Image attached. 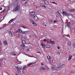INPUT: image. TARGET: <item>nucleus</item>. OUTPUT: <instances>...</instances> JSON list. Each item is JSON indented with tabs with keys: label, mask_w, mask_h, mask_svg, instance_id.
Masks as SVG:
<instances>
[{
	"label": "nucleus",
	"mask_w": 75,
	"mask_h": 75,
	"mask_svg": "<svg viewBox=\"0 0 75 75\" xmlns=\"http://www.w3.org/2000/svg\"><path fill=\"white\" fill-rule=\"evenodd\" d=\"M59 67L57 68H55V70L56 71H58V70H60L62 68H64V64L61 63L59 65Z\"/></svg>",
	"instance_id": "1"
},
{
	"label": "nucleus",
	"mask_w": 75,
	"mask_h": 75,
	"mask_svg": "<svg viewBox=\"0 0 75 75\" xmlns=\"http://www.w3.org/2000/svg\"><path fill=\"white\" fill-rule=\"evenodd\" d=\"M20 8V6L19 5H17L16 6L14 7L13 11H18L19 10Z\"/></svg>",
	"instance_id": "2"
},
{
	"label": "nucleus",
	"mask_w": 75,
	"mask_h": 75,
	"mask_svg": "<svg viewBox=\"0 0 75 75\" xmlns=\"http://www.w3.org/2000/svg\"><path fill=\"white\" fill-rule=\"evenodd\" d=\"M30 21L32 24H33V25L35 26H36V25H37V24L36 23H34V21H33V20L30 19Z\"/></svg>",
	"instance_id": "3"
},
{
	"label": "nucleus",
	"mask_w": 75,
	"mask_h": 75,
	"mask_svg": "<svg viewBox=\"0 0 75 75\" xmlns=\"http://www.w3.org/2000/svg\"><path fill=\"white\" fill-rule=\"evenodd\" d=\"M30 31L28 30L27 31H22V34H28V33H29Z\"/></svg>",
	"instance_id": "4"
},
{
	"label": "nucleus",
	"mask_w": 75,
	"mask_h": 75,
	"mask_svg": "<svg viewBox=\"0 0 75 75\" xmlns=\"http://www.w3.org/2000/svg\"><path fill=\"white\" fill-rule=\"evenodd\" d=\"M17 69H18L19 71H20V70H21L22 69V67L20 66H17Z\"/></svg>",
	"instance_id": "5"
},
{
	"label": "nucleus",
	"mask_w": 75,
	"mask_h": 75,
	"mask_svg": "<svg viewBox=\"0 0 75 75\" xmlns=\"http://www.w3.org/2000/svg\"><path fill=\"white\" fill-rule=\"evenodd\" d=\"M43 1L44 2L45 4H46L47 5H49V2L47 1V0H43Z\"/></svg>",
	"instance_id": "6"
},
{
	"label": "nucleus",
	"mask_w": 75,
	"mask_h": 75,
	"mask_svg": "<svg viewBox=\"0 0 75 75\" xmlns=\"http://www.w3.org/2000/svg\"><path fill=\"white\" fill-rule=\"evenodd\" d=\"M67 27H68L69 28H70L71 27V23L70 22L69 23L66 24Z\"/></svg>",
	"instance_id": "7"
},
{
	"label": "nucleus",
	"mask_w": 75,
	"mask_h": 75,
	"mask_svg": "<svg viewBox=\"0 0 75 75\" xmlns=\"http://www.w3.org/2000/svg\"><path fill=\"white\" fill-rule=\"evenodd\" d=\"M10 55H11L12 56H16V55H17V54L14 53L13 52H11L10 53Z\"/></svg>",
	"instance_id": "8"
},
{
	"label": "nucleus",
	"mask_w": 75,
	"mask_h": 75,
	"mask_svg": "<svg viewBox=\"0 0 75 75\" xmlns=\"http://www.w3.org/2000/svg\"><path fill=\"white\" fill-rule=\"evenodd\" d=\"M30 14H31V16H34V15H35V12H30Z\"/></svg>",
	"instance_id": "9"
},
{
	"label": "nucleus",
	"mask_w": 75,
	"mask_h": 75,
	"mask_svg": "<svg viewBox=\"0 0 75 75\" xmlns=\"http://www.w3.org/2000/svg\"><path fill=\"white\" fill-rule=\"evenodd\" d=\"M27 68V66L26 65H24L23 66V70L24 71V70H25V69H26Z\"/></svg>",
	"instance_id": "10"
},
{
	"label": "nucleus",
	"mask_w": 75,
	"mask_h": 75,
	"mask_svg": "<svg viewBox=\"0 0 75 75\" xmlns=\"http://www.w3.org/2000/svg\"><path fill=\"white\" fill-rule=\"evenodd\" d=\"M72 56L71 55H69V60H71L72 59Z\"/></svg>",
	"instance_id": "11"
},
{
	"label": "nucleus",
	"mask_w": 75,
	"mask_h": 75,
	"mask_svg": "<svg viewBox=\"0 0 75 75\" xmlns=\"http://www.w3.org/2000/svg\"><path fill=\"white\" fill-rule=\"evenodd\" d=\"M14 4L15 6H16V5L18 4V1L16 0L14 3Z\"/></svg>",
	"instance_id": "12"
},
{
	"label": "nucleus",
	"mask_w": 75,
	"mask_h": 75,
	"mask_svg": "<svg viewBox=\"0 0 75 75\" xmlns=\"http://www.w3.org/2000/svg\"><path fill=\"white\" fill-rule=\"evenodd\" d=\"M41 46L43 48H45V45H44V44L42 43V44L41 45Z\"/></svg>",
	"instance_id": "13"
},
{
	"label": "nucleus",
	"mask_w": 75,
	"mask_h": 75,
	"mask_svg": "<svg viewBox=\"0 0 75 75\" xmlns=\"http://www.w3.org/2000/svg\"><path fill=\"white\" fill-rule=\"evenodd\" d=\"M4 44L5 45H7V42L6 40H5L4 41Z\"/></svg>",
	"instance_id": "14"
},
{
	"label": "nucleus",
	"mask_w": 75,
	"mask_h": 75,
	"mask_svg": "<svg viewBox=\"0 0 75 75\" xmlns=\"http://www.w3.org/2000/svg\"><path fill=\"white\" fill-rule=\"evenodd\" d=\"M19 37L20 38H23V36L20 34H19Z\"/></svg>",
	"instance_id": "15"
},
{
	"label": "nucleus",
	"mask_w": 75,
	"mask_h": 75,
	"mask_svg": "<svg viewBox=\"0 0 75 75\" xmlns=\"http://www.w3.org/2000/svg\"><path fill=\"white\" fill-rule=\"evenodd\" d=\"M51 68L52 71H54V70L56 69L55 67H51Z\"/></svg>",
	"instance_id": "16"
},
{
	"label": "nucleus",
	"mask_w": 75,
	"mask_h": 75,
	"mask_svg": "<svg viewBox=\"0 0 75 75\" xmlns=\"http://www.w3.org/2000/svg\"><path fill=\"white\" fill-rule=\"evenodd\" d=\"M13 21V19H12L8 22V24H11Z\"/></svg>",
	"instance_id": "17"
},
{
	"label": "nucleus",
	"mask_w": 75,
	"mask_h": 75,
	"mask_svg": "<svg viewBox=\"0 0 75 75\" xmlns=\"http://www.w3.org/2000/svg\"><path fill=\"white\" fill-rule=\"evenodd\" d=\"M45 47H46L47 48H50V45H47L46 44L45 45Z\"/></svg>",
	"instance_id": "18"
},
{
	"label": "nucleus",
	"mask_w": 75,
	"mask_h": 75,
	"mask_svg": "<svg viewBox=\"0 0 75 75\" xmlns=\"http://www.w3.org/2000/svg\"><path fill=\"white\" fill-rule=\"evenodd\" d=\"M74 11H75V9H70L69 10V11L71 12H74Z\"/></svg>",
	"instance_id": "19"
},
{
	"label": "nucleus",
	"mask_w": 75,
	"mask_h": 75,
	"mask_svg": "<svg viewBox=\"0 0 75 75\" xmlns=\"http://www.w3.org/2000/svg\"><path fill=\"white\" fill-rule=\"evenodd\" d=\"M9 35H10V36H12V35H12V33H11V32L10 31H9Z\"/></svg>",
	"instance_id": "20"
},
{
	"label": "nucleus",
	"mask_w": 75,
	"mask_h": 75,
	"mask_svg": "<svg viewBox=\"0 0 75 75\" xmlns=\"http://www.w3.org/2000/svg\"><path fill=\"white\" fill-rule=\"evenodd\" d=\"M63 14L64 15H67V13L65 11H63Z\"/></svg>",
	"instance_id": "21"
},
{
	"label": "nucleus",
	"mask_w": 75,
	"mask_h": 75,
	"mask_svg": "<svg viewBox=\"0 0 75 75\" xmlns=\"http://www.w3.org/2000/svg\"><path fill=\"white\" fill-rule=\"evenodd\" d=\"M50 42L52 44H55V42L54 41H51Z\"/></svg>",
	"instance_id": "22"
},
{
	"label": "nucleus",
	"mask_w": 75,
	"mask_h": 75,
	"mask_svg": "<svg viewBox=\"0 0 75 75\" xmlns=\"http://www.w3.org/2000/svg\"><path fill=\"white\" fill-rule=\"evenodd\" d=\"M67 44L69 46H70L71 44V42H68Z\"/></svg>",
	"instance_id": "23"
},
{
	"label": "nucleus",
	"mask_w": 75,
	"mask_h": 75,
	"mask_svg": "<svg viewBox=\"0 0 75 75\" xmlns=\"http://www.w3.org/2000/svg\"><path fill=\"white\" fill-rule=\"evenodd\" d=\"M22 42L23 44H25V43L26 42L25 40H22Z\"/></svg>",
	"instance_id": "24"
},
{
	"label": "nucleus",
	"mask_w": 75,
	"mask_h": 75,
	"mask_svg": "<svg viewBox=\"0 0 75 75\" xmlns=\"http://www.w3.org/2000/svg\"><path fill=\"white\" fill-rule=\"evenodd\" d=\"M47 58L48 59H51V57L50 56H48Z\"/></svg>",
	"instance_id": "25"
},
{
	"label": "nucleus",
	"mask_w": 75,
	"mask_h": 75,
	"mask_svg": "<svg viewBox=\"0 0 75 75\" xmlns=\"http://www.w3.org/2000/svg\"><path fill=\"white\" fill-rule=\"evenodd\" d=\"M22 32H23V31H22V30H21L20 29L19 30V32H18L19 33H22Z\"/></svg>",
	"instance_id": "26"
},
{
	"label": "nucleus",
	"mask_w": 75,
	"mask_h": 75,
	"mask_svg": "<svg viewBox=\"0 0 75 75\" xmlns=\"http://www.w3.org/2000/svg\"><path fill=\"white\" fill-rule=\"evenodd\" d=\"M38 18L37 17V16H35L34 17V19H36Z\"/></svg>",
	"instance_id": "27"
},
{
	"label": "nucleus",
	"mask_w": 75,
	"mask_h": 75,
	"mask_svg": "<svg viewBox=\"0 0 75 75\" xmlns=\"http://www.w3.org/2000/svg\"><path fill=\"white\" fill-rule=\"evenodd\" d=\"M33 64V63H30L29 64H28L27 65L28 67H29V66H30V65H32V64Z\"/></svg>",
	"instance_id": "28"
},
{
	"label": "nucleus",
	"mask_w": 75,
	"mask_h": 75,
	"mask_svg": "<svg viewBox=\"0 0 75 75\" xmlns=\"http://www.w3.org/2000/svg\"><path fill=\"white\" fill-rule=\"evenodd\" d=\"M44 6V4H40V6H41V7H43Z\"/></svg>",
	"instance_id": "29"
},
{
	"label": "nucleus",
	"mask_w": 75,
	"mask_h": 75,
	"mask_svg": "<svg viewBox=\"0 0 75 75\" xmlns=\"http://www.w3.org/2000/svg\"><path fill=\"white\" fill-rule=\"evenodd\" d=\"M41 69H42V70H45V68L43 67H42L41 68Z\"/></svg>",
	"instance_id": "30"
},
{
	"label": "nucleus",
	"mask_w": 75,
	"mask_h": 75,
	"mask_svg": "<svg viewBox=\"0 0 75 75\" xmlns=\"http://www.w3.org/2000/svg\"><path fill=\"white\" fill-rule=\"evenodd\" d=\"M21 47H22V48H24V47H25V45H21Z\"/></svg>",
	"instance_id": "31"
},
{
	"label": "nucleus",
	"mask_w": 75,
	"mask_h": 75,
	"mask_svg": "<svg viewBox=\"0 0 75 75\" xmlns=\"http://www.w3.org/2000/svg\"><path fill=\"white\" fill-rule=\"evenodd\" d=\"M16 19H17V18H18V19H19L20 18V17H18V16H17L15 18H13V19H16Z\"/></svg>",
	"instance_id": "32"
},
{
	"label": "nucleus",
	"mask_w": 75,
	"mask_h": 75,
	"mask_svg": "<svg viewBox=\"0 0 75 75\" xmlns=\"http://www.w3.org/2000/svg\"><path fill=\"white\" fill-rule=\"evenodd\" d=\"M29 57H33V58H37L35 57L34 56H29Z\"/></svg>",
	"instance_id": "33"
},
{
	"label": "nucleus",
	"mask_w": 75,
	"mask_h": 75,
	"mask_svg": "<svg viewBox=\"0 0 75 75\" xmlns=\"http://www.w3.org/2000/svg\"><path fill=\"white\" fill-rule=\"evenodd\" d=\"M52 3V4H56V5H57V3H56V2H53Z\"/></svg>",
	"instance_id": "34"
},
{
	"label": "nucleus",
	"mask_w": 75,
	"mask_h": 75,
	"mask_svg": "<svg viewBox=\"0 0 75 75\" xmlns=\"http://www.w3.org/2000/svg\"><path fill=\"white\" fill-rule=\"evenodd\" d=\"M22 28H24V29H25V28H27L26 27H24V26H22Z\"/></svg>",
	"instance_id": "35"
},
{
	"label": "nucleus",
	"mask_w": 75,
	"mask_h": 75,
	"mask_svg": "<svg viewBox=\"0 0 75 75\" xmlns=\"http://www.w3.org/2000/svg\"><path fill=\"white\" fill-rule=\"evenodd\" d=\"M46 41H47V40L45 39L43 40V41H44V42H45Z\"/></svg>",
	"instance_id": "36"
},
{
	"label": "nucleus",
	"mask_w": 75,
	"mask_h": 75,
	"mask_svg": "<svg viewBox=\"0 0 75 75\" xmlns=\"http://www.w3.org/2000/svg\"><path fill=\"white\" fill-rule=\"evenodd\" d=\"M71 73H75V72H74V71H71Z\"/></svg>",
	"instance_id": "37"
},
{
	"label": "nucleus",
	"mask_w": 75,
	"mask_h": 75,
	"mask_svg": "<svg viewBox=\"0 0 75 75\" xmlns=\"http://www.w3.org/2000/svg\"><path fill=\"white\" fill-rule=\"evenodd\" d=\"M43 7L44 8H46V6H43Z\"/></svg>",
	"instance_id": "38"
},
{
	"label": "nucleus",
	"mask_w": 75,
	"mask_h": 75,
	"mask_svg": "<svg viewBox=\"0 0 75 75\" xmlns=\"http://www.w3.org/2000/svg\"><path fill=\"white\" fill-rule=\"evenodd\" d=\"M73 46L74 47V48H75V43H74V44H73Z\"/></svg>",
	"instance_id": "39"
},
{
	"label": "nucleus",
	"mask_w": 75,
	"mask_h": 75,
	"mask_svg": "<svg viewBox=\"0 0 75 75\" xmlns=\"http://www.w3.org/2000/svg\"><path fill=\"white\" fill-rule=\"evenodd\" d=\"M37 53H38V54H40V52L39 51L37 52Z\"/></svg>",
	"instance_id": "40"
},
{
	"label": "nucleus",
	"mask_w": 75,
	"mask_h": 75,
	"mask_svg": "<svg viewBox=\"0 0 75 75\" xmlns=\"http://www.w3.org/2000/svg\"><path fill=\"white\" fill-rule=\"evenodd\" d=\"M25 54V55H27V56H28V57H29V56H30V55H27L26 54Z\"/></svg>",
	"instance_id": "41"
},
{
	"label": "nucleus",
	"mask_w": 75,
	"mask_h": 75,
	"mask_svg": "<svg viewBox=\"0 0 75 75\" xmlns=\"http://www.w3.org/2000/svg\"><path fill=\"white\" fill-rule=\"evenodd\" d=\"M35 21H38V19H35Z\"/></svg>",
	"instance_id": "42"
},
{
	"label": "nucleus",
	"mask_w": 75,
	"mask_h": 75,
	"mask_svg": "<svg viewBox=\"0 0 75 75\" xmlns=\"http://www.w3.org/2000/svg\"><path fill=\"white\" fill-rule=\"evenodd\" d=\"M67 35H64V37H66V36H67Z\"/></svg>",
	"instance_id": "43"
},
{
	"label": "nucleus",
	"mask_w": 75,
	"mask_h": 75,
	"mask_svg": "<svg viewBox=\"0 0 75 75\" xmlns=\"http://www.w3.org/2000/svg\"><path fill=\"white\" fill-rule=\"evenodd\" d=\"M56 22H57V21L55 20V21H54V23H56Z\"/></svg>",
	"instance_id": "44"
},
{
	"label": "nucleus",
	"mask_w": 75,
	"mask_h": 75,
	"mask_svg": "<svg viewBox=\"0 0 75 75\" xmlns=\"http://www.w3.org/2000/svg\"><path fill=\"white\" fill-rule=\"evenodd\" d=\"M41 64L42 65V66L44 65V64H42V63H41Z\"/></svg>",
	"instance_id": "45"
},
{
	"label": "nucleus",
	"mask_w": 75,
	"mask_h": 75,
	"mask_svg": "<svg viewBox=\"0 0 75 75\" xmlns=\"http://www.w3.org/2000/svg\"><path fill=\"white\" fill-rule=\"evenodd\" d=\"M0 45H1V42L0 41Z\"/></svg>",
	"instance_id": "46"
},
{
	"label": "nucleus",
	"mask_w": 75,
	"mask_h": 75,
	"mask_svg": "<svg viewBox=\"0 0 75 75\" xmlns=\"http://www.w3.org/2000/svg\"><path fill=\"white\" fill-rule=\"evenodd\" d=\"M27 1H26L25 2V4H27Z\"/></svg>",
	"instance_id": "47"
},
{
	"label": "nucleus",
	"mask_w": 75,
	"mask_h": 75,
	"mask_svg": "<svg viewBox=\"0 0 75 75\" xmlns=\"http://www.w3.org/2000/svg\"><path fill=\"white\" fill-rule=\"evenodd\" d=\"M2 21V20H1V19H0V22H1Z\"/></svg>",
	"instance_id": "48"
},
{
	"label": "nucleus",
	"mask_w": 75,
	"mask_h": 75,
	"mask_svg": "<svg viewBox=\"0 0 75 75\" xmlns=\"http://www.w3.org/2000/svg\"><path fill=\"white\" fill-rule=\"evenodd\" d=\"M27 51H30V50H29V49H27Z\"/></svg>",
	"instance_id": "49"
},
{
	"label": "nucleus",
	"mask_w": 75,
	"mask_h": 75,
	"mask_svg": "<svg viewBox=\"0 0 75 75\" xmlns=\"http://www.w3.org/2000/svg\"><path fill=\"white\" fill-rule=\"evenodd\" d=\"M57 48H58V49H59V47H58Z\"/></svg>",
	"instance_id": "50"
},
{
	"label": "nucleus",
	"mask_w": 75,
	"mask_h": 75,
	"mask_svg": "<svg viewBox=\"0 0 75 75\" xmlns=\"http://www.w3.org/2000/svg\"><path fill=\"white\" fill-rule=\"evenodd\" d=\"M0 10H2V8H0Z\"/></svg>",
	"instance_id": "51"
},
{
	"label": "nucleus",
	"mask_w": 75,
	"mask_h": 75,
	"mask_svg": "<svg viewBox=\"0 0 75 75\" xmlns=\"http://www.w3.org/2000/svg\"><path fill=\"white\" fill-rule=\"evenodd\" d=\"M29 37H31V35H29Z\"/></svg>",
	"instance_id": "52"
},
{
	"label": "nucleus",
	"mask_w": 75,
	"mask_h": 75,
	"mask_svg": "<svg viewBox=\"0 0 75 75\" xmlns=\"http://www.w3.org/2000/svg\"><path fill=\"white\" fill-rule=\"evenodd\" d=\"M18 32H19V31H18V30L17 31V33H18Z\"/></svg>",
	"instance_id": "53"
},
{
	"label": "nucleus",
	"mask_w": 75,
	"mask_h": 75,
	"mask_svg": "<svg viewBox=\"0 0 75 75\" xmlns=\"http://www.w3.org/2000/svg\"><path fill=\"white\" fill-rule=\"evenodd\" d=\"M47 69H49V68L48 67H47Z\"/></svg>",
	"instance_id": "54"
},
{
	"label": "nucleus",
	"mask_w": 75,
	"mask_h": 75,
	"mask_svg": "<svg viewBox=\"0 0 75 75\" xmlns=\"http://www.w3.org/2000/svg\"><path fill=\"white\" fill-rule=\"evenodd\" d=\"M23 0V1H25V0Z\"/></svg>",
	"instance_id": "55"
},
{
	"label": "nucleus",
	"mask_w": 75,
	"mask_h": 75,
	"mask_svg": "<svg viewBox=\"0 0 75 75\" xmlns=\"http://www.w3.org/2000/svg\"><path fill=\"white\" fill-rule=\"evenodd\" d=\"M1 62H0V66H1Z\"/></svg>",
	"instance_id": "56"
},
{
	"label": "nucleus",
	"mask_w": 75,
	"mask_h": 75,
	"mask_svg": "<svg viewBox=\"0 0 75 75\" xmlns=\"http://www.w3.org/2000/svg\"><path fill=\"white\" fill-rule=\"evenodd\" d=\"M0 61H1V62H2V60H0Z\"/></svg>",
	"instance_id": "57"
},
{
	"label": "nucleus",
	"mask_w": 75,
	"mask_h": 75,
	"mask_svg": "<svg viewBox=\"0 0 75 75\" xmlns=\"http://www.w3.org/2000/svg\"><path fill=\"white\" fill-rule=\"evenodd\" d=\"M50 3H52V2L50 1Z\"/></svg>",
	"instance_id": "58"
},
{
	"label": "nucleus",
	"mask_w": 75,
	"mask_h": 75,
	"mask_svg": "<svg viewBox=\"0 0 75 75\" xmlns=\"http://www.w3.org/2000/svg\"><path fill=\"white\" fill-rule=\"evenodd\" d=\"M16 75H18V74H16Z\"/></svg>",
	"instance_id": "59"
},
{
	"label": "nucleus",
	"mask_w": 75,
	"mask_h": 75,
	"mask_svg": "<svg viewBox=\"0 0 75 75\" xmlns=\"http://www.w3.org/2000/svg\"><path fill=\"white\" fill-rule=\"evenodd\" d=\"M3 11H4V10H3L2 11V12H3Z\"/></svg>",
	"instance_id": "60"
},
{
	"label": "nucleus",
	"mask_w": 75,
	"mask_h": 75,
	"mask_svg": "<svg viewBox=\"0 0 75 75\" xmlns=\"http://www.w3.org/2000/svg\"><path fill=\"white\" fill-rule=\"evenodd\" d=\"M36 8H38V6H36Z\"/></svg>",
	"instance_id": "61"
},
{
	"label": "nucleus",
	"mask_w": 75,
	"mask_h": 75,
	"mask_svg": "<svg viewBox=\"0 0 75 75\" xmlns=\"http://www.w3.org/2000/svg\"><path fill=\"white\" fill-rule=\"evenodd\" d=\"M2 12H3L2 11H1V13H2Z\"/></svg>",
	"instance_id": "62"
},
{
	"label": "nucleus",
	"mask_w": 75,
	"mask_h": 75,
	"mask_svg": "<svg viewBox=\"0 0 75 75\" xmlns=\"http://www.w3.org/2000/svg\"><path fill=\"white\" fill-rule=\"evenodd\" d=\"M34 64V65H35V64Z\"/></svg>",
	"instance_id": "63"
},
{
	"label": "nucleus",
	"mask_w": 75,
	"mask_h": 75,
	"mask_svg": "<svg viewBox=\"0 0 75 75\" xmlns=\"http://www.w3.org/2000/svg\"><path fill=\"white\" fill-rule=\"evenodd\" d=\"M45 25V26H46V25Z\"/></svg>",
	"instance_id": "64"
}]
</instances>
